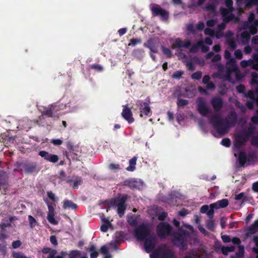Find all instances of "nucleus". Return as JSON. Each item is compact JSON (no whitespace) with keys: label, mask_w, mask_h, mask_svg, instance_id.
Listing matches in <instances>:
<instances>
[{"label":"nucleus","mask_w":258,"mask_h":258,"mask_svg":"<svg viewBox=\"0 0 258 258\" xmlns=\"http://www.w3.org/2000/svg\"><path fill=\"white\" fill-rule=\"evenodd\" d=\"M210 123L218 134L223 135L227 133L230 127L234 126L237 121V115L235 111H230L225 120L218 114H215L209 119Z\"/></svg>","instance_id":"nucleus-1"},{"label":"nucleus","mask_w":258,"mask_h":258,"mask_svg":"<svg viewBox=\"0 0 258 258\" xmlns=\"http://www.w3.org/2000/svg\"><path fill=\"white\" fill-rule=\"evenodd\" d=\"M188 235V231L181 228H179L177 231L172 232L171 236L173 245L178 247L180 250H186L187 246L186 236Z\"/></svg>","instance_id":"nucleus-2"},{"label":"nucleus","mask_w":258,"mask_h":258,"mask_svg":"<svg viewBox=\"0 0 258 258\" xmlns=\"http://www.w3.org/2000/svg\"><path fill=\"white\" fill-rule=\"evenodd\" d=\"M15 166L17 168V169L14 170L15 171H18L20 173H22L24 171L27 174H36L40 170L38 164L35 162L28 161L17 162L15 164Z\"/></svg>","instance_id":"nucleus-3"},{"label":"nucleus","mask_w":258,"mask_h":258,"mask_svg":"<svg viewBox=\"0 0 258 258\" xmlns=\"http://www.w3.org/2000/svg\"><path fill=\"white\" fill-rule=\"evenodd\" d=\"M127 199V196L124 195L121 197L111 200L110 204L117 207V213L120 217L123 216L126 209L127 205L125 204Z\"/></svg>","instance_id":"nucleus-4"},{"label":"nucleus","mask_w":258,"mask_h":258,"mask_svg":"<svg viewBox=\"0 0 258 258\" xmlns=\"http://www.w3.org/2000/svg\"><path fill=\"white\" fill-rule=\"evenodd\" d=\"M134 235L138 241H142L151 235V229L145 223H142L134 230Z\"/></svg>","instance_id":"nucleus-5"},{"label":"nucleus","mask_w":258,"mask_h":258,"mask_svg":"<svg viewBox=\"0 0 258 258\" xmlns=\"http://www.w3.org/2000/svg\"><path fill=\"white\" fill-rule=\"evenodd\" d=\"M157 235L161 239L168 236H171L172 233V227L167 222H160L156 227Z\"/></svg>","instance_id":"nucleus-6"},{"label":"nucleus","mask_w":258,"mask_h":258,"mask_svg":"<svg viewBox=\"0 0 258 258\" xmlns=\"http://www.w3.org/2000/svg\"><path fill=\"white\" fill-rule=\"evenodd\" d=\"M197 110L203 116L208 117V114L211 113V110L208 108L205 100L202 97H199L197 100Z\"/></svg>","instance_id":"nucleus-7"},{"label":"nucleus","mask_w":258,"mask_h":258,"mask_svg":"<svg viewBox=\"0 0 258 258\" xmlns=\"http://www.w3.org/2000/svg\"><path fill=\"white\" fill-rule=\"evenodd\" d=\"M144 247L146 252L149 253L155 248L156 242V237L153 234H151L149 237L144 239Z\"/></svg>","instance_id":"nucleus-8"},{"label":"nucleus","mask_w":258,"mask_h":258,"mask_svg":"<svg viewBox=\"0 0 258 258\" xmlns=\"http://www.w3.org/2000/svg\"><path fill=\"white\" fill-rule=\"evenodd\" d=\"M151 11L153 16H159L162 20H167L169 18V13L158 6L153 7Z\"/></svg>","instance_id":"nucleus-9"},{"label":"nucleus","mask_w":258,"mask_h":258,"mask_svg":"<svg viewBox=\"0 0 258 258\" xmlns=\"http://www.w3.org/2000/svg\"><path fill=\"white\" fill-rule=\"evenodd\" d=\"M137 105L140 107V117H143V113L147 116L151 115V110L148 102L139 100L137 101Z\"/></svg>","instance_id":"nucleus-10"},{"label":"nucleus","mask_w":258,"mask_h":258,"mask_svg":"<svg viewBox=\"0 0 258 258\" xmlns=\"http://www.w3.org/2000/svg\"><path fill=\"white\" fill-rule=\"evenodd\" d=\"M38 155L43 158L46 161L53 163H56L59 160V157L57 155L49 153L45 151H40L38 153Z\"/></svg>","instance_id":"nucleus-11"},{"label":"nucleus","mask_w":258,"mask_h":258,"mask_svg":"<svg viewBox=\"0 0 258 258\" xmlns=\"http://www.w3.org/2000/svg\"><path fill=\"white\" fill-rule=\"evenodd\" d=\"M121 115L123 118L127 121L129 123H133L135 120L133 117V113L131 109L127 105L123 106Z\"/></svg>","instance_id":"nucleus-12"},{"label":"nucleus","mask_w":258,"mask_h":258,"mask_svg":"<svg viewBox=\"0 0 258 258\" xmlns=\"http://www.w3.org/2000/svg\"><path fill=\"white\" fill-rule=\"evenodd\" d=\"M191 45V42L189 40H186L185 41H182L180 38L175 39L173 43L171 45V48L174 49L175 48H180L184 47L188 48Z\"/></svg>","instance_id":"nucleus-13"},{"label":"nucleus","mask_w":258,"mask_h":258,"mask_svg":"<svg viewBox=\"0 0 258 258\" xmlns=\"http://www.w3.org/2000/svg\"><path fill=\"white\" fill-rule=\"evenodd\" d=\"M247 138L244 133L241 131L235 136V143L234 146L237 148H240L241 146L244 145L247 141Z\"/></svg>","instance_id":"nucleus-14"},{"label":"nucleus","mask_w":258,"mask_h":258,"mask_svg":"<svg viewBox=\"0 0 258 258\" xmlns=\"http://www.w3.org/2000/svg\"><path fill=\"white\" fill-rule=\"evenodd\" d=\"M211 104L215 111H220L223 106V101L220 97L216 96L212 98L211 101Z\"/></svg>","instance_id":"nucleus-15"},{"label":"nucleus","mask_w":258,"mask_h":258,"mask_svg":"<svg viewBox=\"0 0 258 258\" xmlns=\"http://www.w3.org/2000/svg\"><path fill=\"white\" fill-rule=\"evenodd\" d=\"M144 46L148 48L152 52L157 53L158 51V45L157 44L156 40L153 38L149 39L146 43L144 44Z\"/></svg>","instance_id":"nucleus-16"},{"label":"nucleus","mask_w":258,"mask_h":258,"mask_svg":"<svg viewBox=\"0 0 258 258\" xmlns=\"http://www.w3.org/2000/svg\"><path fill=\"white\" fill-rule=\"evenodd\" d=\"M229 63H230V65L227 67V72L230 73L235 72L236 79H239L241 77V74L238 70V67L236 64L235 59H231V61H230Z\"/></svg>","instance_id":"nucleus-17"},{"label":"nucleus","mask_w":258,"mask_h":258,"mask_svg":"<svg viewBox=\"0 0 258 258\" xmlns=\"http://www.w3.org/2000/svg\"><path fill=\"white\" fill-rule=\"evenodd\" d=\"M257 232H258V219L255 220L253 223L249 227L245 235L248 237Z\"/></svg>","instance_id":"nucleus-18"},{"label":"nucleus","mask_w":258,"mask_h":258,"mask_svg":"<svg viewBox=\"0 0 258 258\" xmlns=\"http://www.w3.org/2000/svg\"><path fill=\"white\" fill-rule=\"evenodd\" d=\"M174 256L172 250L168 247L160 249V258H173Z\"/></svg>","instance_id":"nucleus-19"},{"label":"nucleus","mask_w":258,"mask_h":258,"mask_svg":"<svg viewBox=\"0 0 258 258\" xmlns=\"http://www.w3.org/2000/svg\"><path fill=\"white\" fill-rule=\"evenodd\" d=\"M221 12L223 17V21L226 23L230 22L234 18V15L232 13H229L227 9L221 8Z\"/></svg>","instance_id":"nucleus-20"},{"label":"nucleus","mask_w":258,"mask_h":258,"mask_svg":"<svg viewBox=\"0 0 258 258\" xmlns=\"http://www.w3.org/2000/svg\"><path fill=\"white\" fill-rule=\"evenodd\" d=\"M78 208V205L73 201L69 200L63 201L62 208L63 209H72L75 210Z\"/></svg>","instance_id":"nucleus-21"},{"label":"nucleus","mask_w":258,"mask_h":258,"mask_svg":"<svg viewBox=\"0 0 258 258\" xmlns=\"http://www.w3.org/2000/svg\"><path fill=\"white\" fill-rule=\"evenodd\" d=\"M138 181L134 179H127L124 181L123 185L129 187L131 189L137 188L138 187Z\"/></svg>","instance_id":"nucleus-22"},{"label":"nucleus","mask_w":258,"mask_h":258,"mask_svg":"<svg viewBox=\"0 0 258 258\" xmlns=\"http://www.w3.org/2000/svg\"><path fill=\"white\" fill-rule=\"evenodd\" d=\"M214 204H215L216 205L215 206L217 207L216 209H218L219 208H224L227 207L229 204V201L226 199H223L214 203Z\"/></svg>","instance_id":"nucleus-23"},{"label":"nucleus","mask_w":258,"mask_h":258,"mask_svg":"<svg viewBox=\"0 0 258 258\" xmlns=\"http://www.w3.org/2000/svg\"><path fill=\"white\" fill-rule=\"evenodd\" d=\"M250 35L248 31H245L242 32L240 34L242 43L244 44H247L250 39Z\"/></svg>","instance_id":"nucleus-24"},{"label":"nucleus","mask_w":258,"mask_h":258,"mask_svg":"<svg viewBox=\"0 0 258 258\" xmlns=\"http://www.w3.org/2000/svg\"><path fill=\"white\" fill-rule=\"evenodd\" d=\"M238 162L240 166H243L246 162L247 159L246 153L244 151H241L238 155Z\"/></svg>","instance_id":"nucleus-25"},{"label":"nucleus","mask_w":258,"mask_h":258,"mask_svg":"<svg viewBox=\"0 0 258 258\" xmlns=\"http://www.w3.org/2000/svg\"><path fill=\"white\" fill-rule=\"evenodd\" d=\"M137 161V157L136 156L133 157L129 160V166L126 168V170L128 171H134L136 169V165Z\"/></svg>","instance_id":"nucleus-26"},{"label":"nucleus","mask_w":258,"mask_h":258,"mask_svg":"<svg viewBox=\"0 0 258 258\" xmlns=\"http://www.w3.org/2000/svg\"><path fill=\"white\" fill-rule=\"evenodd\" d=\"M47 219L48 222L52 224L56 225L58 224V222L54 218V210L48 211Z\"/></svg>","instance_id":"nucleus-27"},{"label":"nucleus","mask_w":258,"mask_h":258,"mask_svg":"<svg viewBox=\"0 0 258 258\" xmlns=\"http://www.w3.org/2000/svg\"><path fill=\"white\" fill-rule=\"evenodd\" d=\"M196 91L191 89H185V92L183 93H180L181 96L184 97L188 98H192L195 95Z\"/></svg>","instance_id":"nucleus-28"},{"label":"nucleus","mask_w":258,"mask_h":258,"mask_svg":"<svg viewBox=\"0 0 258 258\" xmlns=\"http://www.w3.org/2000/svg\"><path fill=\"white\" fill-rule=\"evenodd\" d=\"M74 179L73 188L74 189H78L79 185H81L83 182V180L81 177L78 176H73Z\"/></svg>","instance_id":"nucleus-29"},{"label":"nucleus","mask_w":258,"mask_h":258,"mask_svg":"<svg viewBox=\"0 0 258 258\" xmlns=\"http://www.w3.org/2000/svg\"><path fill=\"white\" fill-rule=\"evenodd\" d=\"M181 94H179L178 95L177 100V105L178 107H182L186 105H187L189 101L188 100L183 99L180 98V97H181Z\"/></svg>","instance_id":"nucleus-30"},{"label":"nucleus","mask_w":258,"mask_h":258,"mask_svg":"<svg viewBox=\"0 0 258 258\" xmlns=\"http://www.w3.org/2000/svg\"><path fill=\"white\" fill-rule=\"evenodd\" d=\"M127 221L128 224L133 227L137 225L138 219L135 215H132L131 216L128 217Z\"/></svg>","instance_id":"nucleus-31"},{"label":"nucleus","mask_w":258,"mask_h":258,"mask_svg":"<svg viewBox=\"0 0 258 258\" xmlns=\"http://www.w3.org/2000/svg\"><path fill=\"white\" fill-rule=\"evenodd\" d=\"M215 204H211L210 205V209L206 213L208 217L210 219H212L214 217V209H216Z\"/></svg>","instance_id":"nucleus-32"},{"label":"nucleus","mask_w":258,"mask_h":258,"mask_svg":"<svg viewBox=\"0 0 258 258\" xmlns=\"http://www.w3.org/2000/svg\"><path fill=\"white\" fill-rule=\"evenodd\" d=\"M235 250L234 246H222L221 247V251L224 255H227L229 252H232Z\"/></svg>","instance_id":"nucleus-33"},{"label":"nucleus","mask_w":258,"mask_h":258,"mask_svg":"<svg viewBox=\"0 0 258 258\" xmlns=\"http://www.w3.org/2000/svg\"><path fill=\"white\" fill-rule=\"evenodd\" d=\"M244 0H237V2H242ZM244 3L247 7H251L252 6H258V0H244Z\"/></svg>","instance_id":"nucleus-34"},{"label":"nucleus","mask_w":258,"mask_h":258,"mask_svg":"<svg viewBox=\"0 0 258 258\" xmlns=\"http://www.w3.org/2000/svg\"><path fill=\"white\" fill-rule=\"evenodd\" d=\"M124 234L122 231L116 232L115 234V241L116 243H119L123 241Z\"/></svg>","instance_id":"nucleus-35"},{"label":"nucleus","mask_w":258,"mask_h":258,"mask_svg":"<svg viewBox=\"0 0 258 258\" xmlns=\"http://www.w3.org/2000/svg\"><path fill=\"white\" fill-rule=\"evenodd\" d=\"M89 251L91 252L90 258H97L98 256V252L96 250V247L95 245H91Z\"/></svg>","instance_id":"nucleus-36"},{"label":"nucleus","mask_w":258,"mask_h":258,"mask_svg":"<svg viewBox=\"0 0 258 258\" xmlns=\"http://www.w3.org/2000/svg\"><path fill=\"white\" fill-rule=\"evenodd\" d=\"M227 44L232 50H234L237 47L236 42L233 38L228 39L226 40Z\"/></svg>","instance_id":"nucleus-37"},{"label":"nucleus","mask_w":258,"mask_h":258,"mask_svg":"<svg viewBox=\"0 0 258 258\" xmlns=\"http://www.w3.org/2000/svg\"><path fill=\"white\" fill-rule=\"evenodd\" d=\"M184 74V72L183 71L180 70L177 71L175 72H174L171 76L172 78L176 79V80H179L180 79L183 75Z\"/></svg>","instance_id":"nucleus-38"},{"label":"nucleus","mask_w":258,"mask_h":258,"mask_svg":"<svg viewBox=\"0 0 258 258\" xmlns=\"http://www.w3.org/2000/svg\"><path fill=\"white\" fill-rule=\"evenodd\" d=\"M161 49L163 54L165 55L167 57H171V56H172V53L170 49L166 48L163 46H162Z\"/></svg>","instance_id":"nucleus-39"},{"label":"nucleus","mask_w":258,"mask_h":258,"mask_svg":"<svg viewBox=\"0 0 258 258\" xmlns=\"http://www.w3.org/2000/svg\"><path fill=\"white\" fill-rule=\"evenodd\" d=\"M12 256L14 258H31L28 257L26 255H25L22 252L19 251H14L12 253Z\"/></svg>","instance_id":"nucleus-40"},{"label":"nucleus","mask_w":258,"mask_h":258,"mask_svg":"<svg viewBox=\"0 0 258 258\" xmlns=\"http://www.w3.org/2000/svg\"><path fill=\"white\" fill-rule=\"evenodd\" d=\"M101 253L105 255V258H110L111 256L108 253V249L106 245H103L100 248Z\"/></svg>","instance_id":"nucleus-41"},{"label":"nucleus","mask_w":258,"mask_h":258,"mask_svg":"<svg viewBox=\"0 0 258 258\" xmlns=\"http://www.w3.org/2000/svg\"><path fill=\"white\" fill-rule=\"evenodd\" d=\"M206 226L209 230L214 231L215 229V223L214 221L212 219L207 221L206 222Z\"/></svg>","instance_id":"nucleus-42"},{"label":"nucleus","mask_w":258,"mask_h":258,"mask_svg":"<svg viewBox=\"0 0 258 258\" xmlns=\"http://www.w3.org/2000/svg\"><path fill=\"white\" fill-rule=\"evenodd\" d=\"M90 68L91 69L94 70L96 72H101L103 70V68L100 64H92L90 66Z\"/></svg>","instance_id":"nucleus-43"},{"label":"nucleus","mask_w":258,"mask_h":258,"mask_svg":"<svg viewBox=\"0 0 258 258\" xmlns=\"http://www.w3.org/2000/svg\"><path fill=\"white\" fill-rule=\"evenodd\" d=\"M7 245L6 242H0V252L4 255L7 253Z\"/></svg>","instance_id":"nucleus-44"},{"label":"nucleus","mask_w":258,"mask_h":258,"mask_svg":"<svg viewBox=\"0 0 258 258\" xmlns=\"http://www.w3.org/2000/svg\"><path fill=\"white\" fill-rule=\"evenodd\" d=\"M249 33L250 35H254L257 33V27L255 26L253 23L250 24V26L249 27Z\"/></svg>","instance_id":"nucleus-45"},{"label":"nucleus","mask_w":258,"mask_h":258,"mask_svg":"<svg viewBox=\"0 0 258 258\" xmlns=\"http://www.w3.org/2000/svg\"><path fill=\"white\" fill-rule=\"evenodd\" d=\"M53 111V109H52V108H49L46 109V110L43 111L42 113V115H46L49 117H52L53 116H52Z\"/></svg>","instance_id":"nucleus-46"},{"label":"nucleus","mask_w":258,"mask_h":258,"mask_svg":"<svg viewBox=\"0 0 258 258\" xmlns=\"http://www.w3.org/2000/svg\"><path fill=\"white\" fill-rule=\"evenodd\" d=\"M150 256V258H160V248L155 250Z\"/></svg>","instance_id":"nucleus-47"},{"label":"nucleus","mask_w":258,"mask_h":258,"mask_svg":"<svg viewBox=\"0 0 258 258\" xmlns=\"http://www.w3.org/2000/svg\"><path fill=\"white\" fill-rule=\"evenodd\" d=\"M221 144L226 147H229L231 145V141L229 138H224L222 140Z\"/></svg>","instance_id":"nucleus-48"},{"label":"nucleus","mask_w":258,"mask_h":258,"mask_svg":"<svg viewBox=\"0 0 258 258\" xmlns=\"http://www.w3.org/2000/svg\"><path fill=\"white\" fill-rule=\"evenodd\" d=\"M142 42V40L140 38H133L130 40V43L128 45L135 46L137 44H140Z\"/></svg>","instance_id":"nucleus-49"},{"label":"nucleus","mask_w":258,"mask_h":258,"mask_svg":"<svg viewBox=\"0 0 258 258\" xmlns=\"http://www.w3.org/2000/svg\"><path fill=\"white\" fill-rule=\"evenodd\" d=\"M80 254V252L78 250H73L70 251L69 258H77Z\"/></svg>","instance_id":"nucleus-50"},{"label":"nucleus","mask_w":258,"mask_h":258,"mask_svg":"<svg viewBox=\"0 0 258 258\" xmlns=\"http://www.w3.org/2000/svg\"><path fill=\"white\" fill-rule=\"evenodd\" d=\"M203 43L202 42H199L197 44H194L190 48V51L191 52H196L199 46H201L202 45Z\"/></svg>","instance_id":"nucleus-51"},{"label":"nucleus","mask_w":258,"mask_h":258,"mask_svg":"<svg viewBox=\"0 0 258 258\" xmlns=\"http://www.w3.org/2000/svg\"><path fill=\"white\" fill-rule=\"evenodd\" d=\"M57 253V250L55 249H51V251H50L47 258H62V256H56L55 257V255Z\"/></svg>","instance_id":"nucleus-52"},{"label":"nucleus","mask_w":258,"mask_h":258,"mask_svg":"<svg viewBox=\"0 0 258 258\" xmlns=\"http://www.w3.org/2000/svg\"><path fill=\"white\" fill-rule=\"evenodd\" d=\"M202 76V73L201 71H197L191 75V78L195 80H200Z\"/></svg>","instance_id":"nucleus-53"},{"label":"nucleus","mask_w":258,"mask_h":258,"mask_svg":"<svg viewBox=\"0 0 258 258\" xmlns=\"http://www.w3.org/2000/svg\"><path fill=\"white\" fill-rule=\"evenodd\" d=\"M251 63H253V60L251 59L243 60L241 62V66L243 68H245L247 66H250L251 65Z\"/></svg>","instance_id":"nucleus-54"},{"label":"nucleus","mask_w":258,"mask_h":258,"mask_svg":"<svg viewBox=\"0 0 258 258\" xmlns=\"http://www.w3.org/2000/svg\"><path fill=\"white\" fill-rule=\"evenodd\" d=\"M8 237V236L6 232L0 231V242H6V239H7Z\"/></svg>","instance_id":"nucleus-55"},{"label":"nucleus","mask_w":258,"mask_h":258,"mask_svg":"<svg viewBox=\"0 0 258 258\" xmlns=\"http://www.w3.org/2000/svg\"><path fill=\"white\" fill-rule=\"evenodd\" d=\"M225 4L230 11L233 10L232 0H225Z\"/></svg>","instance_id":"nucleus-56"},{"label":"nucleus","mask_w":258,"mask_h":258,"mask_svg":"<svg viewBox=\"0 0 258 258\" xmlns=\"http://www.w3.org/2000/svg\"><path fill=\"white\" fill-rule=\"evenodd\" d=\"M28 220L29 222L30 227L31 228H33L34 227H35L36 223V221L35 219V218L33 216L29 215L28 216Z\"/></svg>","instance_id":"nucleus-57"},{"label":"nucleus","mask_w":258,"mask_h":258,"mask_svg":"<svg viewBox=\"0 0 258 258\" xmlns=\"http://www.w3.org/2000/svg\"><path fill=\"white\" fill-rule=\"evenodd\" d=\"M66 146L70 152H73L75 150L73 143L70 141L66 142Z\"/></svg>","instance_id":"nucleus-58"},{"label":"nucleus","mask_w":258,"mask_h":258,"mask_svg":"<svg viewBox=\"0 0 258 258\" xmlns=\"http://www.w3.org/2000/svg\"><path fill=\"white\" fill-rule=\"evenodd\" d=\"M253 130H254V127H252V126H250L248 127V128L247 130H243L242 132H243V133H244V134L246 136V137L247 138H248V137L253 133Z\"/></svg>","instance_id":"nucleus-59"},{"label":"nucleus","mask_w":258,"mask_h":258,"mask_svg":"<svg viewBox=\"0 0 258 258\" xmlns=\"http://www.w3.org/2000/svg\"><path fill=\"white\" fill-rule=\"evenodd\" d=\"M244 96L246 98H249L252 100L255 98L254 92L252 90H248L247 93H245Z\"/></svg>","instance_id":"nucleus-60"},{"label":"nucleus","mask_w":258,"mask_h":258,"mask_svg":"<svg viewBox=\"0 0 258 258\" xmlns=\"http://www.w3.org/2000/svg\"><path fill=\"white\" fill-rule=\"evenodd\" d=\"M47 195L48 197L53 202H56L57 201L58 199L55 197L54 194L51 191H49L47 192Z\"/></svg>","instance_id":"nucleus-61"},{"label":"nucleus","mask_w":258,"mask_h":258,"mask_svg":"<svg viewBox=\"0 0 258 258\" xmlns=\"http://www.w3.org/2000/svg\"><path fill=\"white\" fill-rule=\"evenodd\" d=\"M205 27V24L203 21H200L196 25V28L197 30L202 31Z\"/></svg>","instance_id":"nucleus-62"},{"label":"nucleus","mask_w":258,"mask_h":258,"mask_svg":"<svg viewBox=\"0 0 258 258\" xmlns=\"http://www.w3.org/2000/svg\"><path fill=\"white\" fill-rule=\"evenodd\" d=\"M186 66L189 71H194L195 70V67L194 63L191 61L187 62L186 63Z\"/></svg>","instance_id":"nucleus-63"},{"label":"nucleus","mask_w":258,"mask_h":258,"mask_svg":"<svg viewBox=\"0 0 258 258\" xmlns=\"http://www.w3.org/2000/svg\"><path fill=\"white\" fill-rule=\"evenodd\" d=\"M251 144L258 147V136H254L251 140Z\"/></svg>","instance_id":"nucleus-64"}]
</instances>
